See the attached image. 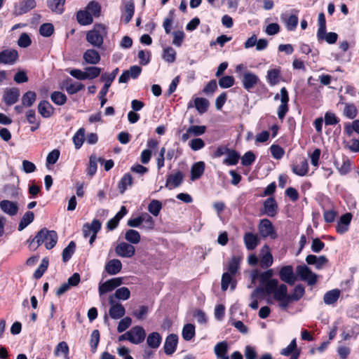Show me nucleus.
<instances>
[{
	"mask_svg": "<svg viewBox=\"0 0 359 359\" xmlns=\"http://www.w3.org/2000/svg\"><path fill=\"white\" fill-rule=\"evenodd\" d=\"M57 233L55 231L43 228L39 231L35 237L29 242V248L36 250L41 244L44 243L47 250L53 248L57 242Z\"/></svg>",
	"mask_w": 359,
	"mask_h": 359,
	"instance_id": "obj_1",
	"label": "nucleus"
},
{
	"mask_svg": "<svg viewBox=\"0 0 359 359\" xmlns=\"http://www.w3.org/2000/svg\"><path fill=\"white\" fill-rule=\"evenodd\" d=\"M273 276V269H268L261 273L255 271L252 273V279L259 278L260 284L262 287L265 289V293L270 295L278 289L280 285H278V280L277 279L272 278Z\"/></svg>",
	"mask_w": 359,
	"mask_h": 359,
	"instance_id": "obj_2",
	"label": "nucleus"
},
{
	"mask_svg": "<svg viewBox=\"0 0 359 359\" xmlns=\"http://www.w3.org/2000/svg\"><path fill=\"white\" fill-rule=\"evenodd\" d=\"M107 34L105 27L102 25H97L89 31L86 34V40L92 46L96 48H100L104 41V36Z\"/></svg>",
	"mask_w": 359,
	"mask_h": 359,
	"instance_id": "obj_3",
	"label": "nucleus"
},
{
	"mask_svg": "<svg viewBox=\"0 0 359 359\" xmlns=\"http://www.w3.org/2000/svg\"><path fill=\"white\" fill-rule=\"evenodd\" d=\"M118 72V69L116 68L111 74H103L101 76L100 80L102 81H104V84L99 93V99L100 100L101 107H102L107 102L106 95L109 90V88H110L111 84L114 81Z\"/></svg>",
	"mask_w": 359,
	"mask_h": 359,
	"instance_id": "obj_4",
	"label": "nucleus"
},
{
	"mask_svg": "<svg viewBox=\"0 0 359 359\" xmlns=\"http://www.w3.org/2000/svg\"><path fill=\"white\" fill-rule=\"evenodd\" d=\"M272 294L273 299L280 302L279 306L283 309H285L290 303L293 302L289 297L287 287L285 284H280Z\"/></svg>",
	"mask_w": 359,
	"mask_h": 359,
	"instance_id": "obj_5",
	"label": "nucleus"
},
{
	"mask_svg": "<svg viewBox=\"0 0 359 359\" xmlns=\"http://www.w3.org/2000/svg\"><path fill=\"white\" fill-rule=\"evenodd\" d=\"M296 272L301 280L306 281L308 285H313L317 283L318 276L306 265H299Z\"/></svg>",
	"mask_w": 359,
	"mask_h": 359,
	"instance_id": "obj_6",
	"label": "nucleus"
},
{
	"mask_svg": "<svg viewBox=\"0 0 359 359\" xmlns=\"http://www.w3.org/2000/svg\"><path fill=\"white\" fill-rule=\"evenodd\" d=\"M109 304L110 308L109 310V316L111 318L117 320L120 319L125 316L126 309L124 306L118 302L112 300L111 298H109Z\"/></svg>",
	"mask_w": 359,
	"mask_h": 359,
	"instance_id": "obj_7",
	"label": "nucleus"
},
{
	"mask_svg": "<svg viewBox=\"0 0 359 359\" xmlns=\"http://www.w3.org/2000/svg\"><path fill=\"white\" fill-rule=\"evenodd\" d=\"M18 59V53L16 50L7 48L0 52V64L12 65Z\"/></svg>",
	"mask_w": 359,
	"mask_h": 359,
	"instance_id": "obj_8",
	"label": "nucleus"
},
{
	"mask_svg": "<svg viewBox=\"0 0 359 359\" xmlns=\"http://www.w3.org/2000/svg\"><path fill=\"white\" fill-rule=\"evenodd\" d=\"M258 230L260 236L263 238L270 236L272 238H275L276 237L273 224L268 219H263L260 220L258 226Z\"/></svg>",
	"mask_w": 359,
	"mask_h": 359,
	"instance_id": "obj_9",
	"label": "nucleus"
},
{
	"mask_svg": "<svg viewBox=\"0 0 359 359\" xmlns=\"http://www.w3.org/2000/svg\"><path fill=\"white\" fill-rule=\"evenodd\" d=\"M123 283V278L121 277L113 278L107 280L99 286V294L102 295L104 293L114 290Z\"/></svg>",
	"mask_w": 359,
	"mask_h": 359,
	"instance_id": "obj_10",
	"label": "nucleus"
},
{
	"mask_svg": "<svg viewBox=\"0 0 359 359\" xmlns=\"http://www.w3.org/2000/svg\"><path fill=\"white\" fill-rule=\"evenodd\" d=\"M279 276L282 281L290 285L294 284L297 278L294 273L293 267L291 265L283 266L279 271Z\"/></svg>",
	"mask_w": 359,
	"mask_h": 359,
	"instance_id": "obj_11",
	"label": "nucleus"
},
{
	"mask_svg": "<svg viewBox=\"0 0 359 359\" xmlns=\"http://www.w3.org/2000/svg\"><path fill=\"white\" fill-rule=\"evenodd\" d=\"M259 81V77L254 73L247 71L243 74L241 82L244 89L248 91L255 88Z\"/></svg>",
	"mask_w": 359,
	"mask_h": 359,
	"instance_id": "obj_12",
	"label": "nucleus"
},
{
	"mask_svg": "<svg viewBox=\"0 0 359 359\" xmlns=\"http://www.w3.org/2000/svg\"><path fill=\"white\" fill-rule=\"evenodd\" d=\"M115 251L118 256L130 258L135 255V249L133 245L122 242L117 245Z\"/></svg>",
	"mask_w": 359,
	"mask_h": 359,
	"instance_id": "obj_13",
	"label": "nucleus"
},
{
	"mask_svg": "<svg viewBox=\"0 0 359 359\" xmlns=\"http://www.w3.org/2000/svg\"><path fill=\"white\" fill-rule=\"evenodd\" d=\"M131 339L130 342L134 344H140L144 341L146 337V332L144 328L141 326L137 325L130 330Z\"/></svg>",
	"mask_w": 359,
	"mask_h": 359,
	"instance_id": "obj_14",
	"label": "nucleus"
},
{
	"mask_svg": "<svg viewBox=\"0 0 359 359\" xmlns=\"http://www.w3.org/2000/svg\"><path fill=\"white\" fill-rule=\"evenodd\" d=\"M101 222L97 219H94L90 224H84L82 228L83 236L87 238L90 236L92 233H97L101 229Z\"/></svg>",
	"mask_w": 359,
	"mask_h": 359,
	"instance_id": "obj_15",
	"label": "nucleus"
},
{
	"mask_svg": "<svg viewBox=\"0 0 359 359\" xmlns=\"http://www.w3.org/2000/svg\"><path fill=\"white\" fill-rule=\"evenodd\" d=\"M19 97V89L18 88H11L5 91L3 100L6 105L11 106L18 102Z\"/></svg>",
	"mask_w": 359,
	"mask_h": 359,
	"instance_id": "obj_16",
	"label": "nucleus"
},
{
	"mask_svg": "<svg viewBox=\"0 0 359 359\" xmlns=\"http://www.w3.org/2000/svg\"><path fill=\"white\" fill-rule=\"evenodd\" d=\"M260 266L262 269H267L273 264V256L270 252L269 248L264 245L261 250Z\"/></svg>",
	"mask_w": 359,
	"mask_h": 359,
	"instance_id": "obj_17",
	"label": "nucleus"
},
{
	"mask_svg": "<svg viewBox=\"0 0 359 359\" xmlns=\"http://www.w3.org/2000/svg\"><path fill=\"white\" fill-rule=\"evenodd\" d=\"M178 342V337L177 334H169L165 341L163 348L165 354L172 355L176 350Z\"/></svg>",
	"mask_w": 359,
	"mask_h": 359,
	"instance_id": "obj_18",
	"label": "nucleus"
},
{
	"mask_svg": "<svg viewBox=\"0 0 359 359\" xmlns=\"http://www.w3.org/2000/svg\"><path fill=\"white\" fill-rule=\"evenodd\" d=\"M123 8L122 10L123 18L126 24L128 23L135 12V4L133 0H123Z\"/></svg>",
	"mask_w": 359,
	"mask_h": 359,
	"instance_id": "obj_19",
	"label": "nucleus"
},
{
	"mask_svg": "<svg viewBox=\"0 0 359 359\" xmlns=\"http://www.w3.org/2000/svg\"><path fill=\"white\" fill-rule=\"evenodd\" d=\"M0 208L4 213L10 216H14L18 212V203L8 200L1 201L0 202Z\"/></svg>",
	"mask_w": 359,
	"mask_h": 359,
	"instance_id": "obj_20",
	"label": "nucleus"
},
{
	"mask_svg": "<svg viewBox=\"0 0 359 359\" xmlns=\"http://www.w3.org/2000/svg\"><path fill=\"white\" fill-rule=\"evenodd\" d=\"M183 179L184 175L180 171L169 175L167 177L165 187L170 189L178 187L182 184Z\"/></svg>",
	"mask_w": 359,
	"mask_h": 359,
	"instance_id": "obj_21",
	"label": "nucleus"
},
{
	"mask_svg": "<svg viewBox=\"0 0 359 359\" xmlns=\"http://www.w3.org/2000/svg\"><path fill=\"white\" fill-rule=\"evenodd\" d=\"M63 86L67 93L69 95H74L81 90L84 85L80 82H73L71 79H67L63 82Z\"/></svg>",
	"mask_w": 359,
	"mask_h": 359,
	"instance_id": "obj_22",
	"label": "nucleus"
},
{
	"mask_svg": "<svg viewBox=\"0 0 359 359\" xmlns=\"http://www.w3.org/2000/svg\"><path fill=\"white\" fill-rule=\"evenodd\" d=\"M36 5V4L34 0H25L15 6V12L18 15L26 13L35 8Z\"/></svg>",
	"mask_w": 359,
	"mask_h": 359,
	"instance_id": "obj_23",
	"label": "nucleus"
},
{
	"mask_svg": "<svg viewBox=\"0 0 359 359\" xmlns=\"http://www.w3.org/2000/svg\"><path fill=\"white\" fill-rule=\"evenodd\" d=\"M264 214L269 217H274L277 214L278 205L276 200L272 198H268L264 203Z\"/></svg>",
	"mask_w": 359,
	"mask_h": 359,
	"instance_id": "obj_24",
	"label": "nucleus"
},
{
	"mask_svg": "<svg viewBox=\"0 0 359 359\" xmlns=\"http://www.w3.org/2000/svg\"><path fill=\"white\" fill-rule=\"evenodd\" d=\"M244 243L248 250H254L259 244L258 236L251 232H247L243 236Z\"/></svg>",
	"mask_w": 359,
	"mask_h": 359,
	"instance_id": "obj_25",
	"label": "nucleus"
},
{
	"mask_svg": "<svg viewBox=\"0 0 359 359\" xmlns=\"http://www.w3.org/2000/svg\"><path fill=\"white\" fill-rule=\"evenodd\" d=\"M122 269V263L119 259H113L109 260L105 265V271L109 275L118 273Z\"/></svg>",
	"mask_w": 359,
	"mask_h": 359,
	"instance_id": "obj_26",
	"label": "nucleus"
},
{
	"mask_svg": "<svg viewBox=\"0 0 359 359\" xmlns=\"http://www.w3.org/2000/svg\"><path fill=\"white\" fill-rule=\"evenodd\" d=\"M292 172L299 176H305L309 171V165L306 158H302L296 165L292 167Z\"/></svg>",
	"mask_w": 359,
	"mask_h": 359,
	"instance_id": "obj_27",
	"label": "nucleus"
},
{
	"mask_svg": "<svg viewBox=\"0 0 359 359\" xmlns=\"http://www.w3.org/2000/svg\"><path fill=\"white\" fill-rule=\"evenodd\" d=\"M205 170V163L198 161L194 163L191 168V180H196L199 179L203 174Z\"/></svg>",
	"mask_w": 359,
	"mask_h": 359,
	"instance_id": "obj_28",
	"label": "nucleus"
},
{
	"mask_svg": "<svg viewBox=\"0 0 359 359\" xmlns=\"http://www.w3.org/2000/svg\"><path fill=\"white\" fill-rule=\"evenodd\" d=\"M38 111L43 118H49L53 114L54 109L48 101L43 100L38 105Z\"/></svg>",
	"mask_w": 359,
	"mask_h": 359,
	"instance_id": "obj_29",
	"label": "nucleus"
},
{
	"mask_svg": "<svg viewBox=\"0 0 359 359\" xmlns=\"http://www.w3.org/2000/svg\"><path fill=\"white\" fill-rule=\"evenodd\" d=\"M340 290L339 289H334L327 291L323 297V302L327 305H332L335 304L339 298Z\"/></svg>",
	"mask_w": 359,
	"mask_h": 359,
	"instance_id": "obj_30",
	"label": "nucleus"
},
{
	"mask_svg": "<svg viewBox=\"0 0 359 359\" xmlns=\"http://www.w3.org/2000/svg\"><path fill=\"white\" fill-rule=\"evenodd\" d=\"M83 60L88 64L96 65L100 60V55L97 51L93 49L87 50L83 54Z\"/></svg>",
	"mask_w": 359,
	"mask_h": 359,
	"instance_id": "obj_31",
	"label": "nucleus"
},
{
	"mask_svg": "<svg viewBox=\"0 0 359 359\" xmlns=\"http://www.w3.org/2000/svg\"><path fill=\"white\" fill-rule=\"evenodd\" d=\"M317 39L319 41H325L329 44L336 43L338 39V34L335 32H326L323 30V32H317Z\"/></svg>",
	"mask_w": 359,
	"mask_h": 359,
	"instance_id": "obj_32",
	"label": "nucleus"
},
{
	"mask_svg": "<svg viewBox=\"0 0 359 359\" xmlns=\"http://www.w3.org/2000/svg\"><path fill=\"white\" fill-rule=\"evenodd\" d=\"M130 297V290L126 287H122L118 289H117L114 294L110 295L109 298H111L112 300L116 301L118 300H127Z\"/></svg>",
	"mask_w": 359,
	"mask_h": 359,
	"instance_id": "obj_33",
	"label": "nucleus"
},
{
	"mask_svg": "<svg viewBox=\"0 0 359 359\" xmlns=\"http://www.w3.org/2000/svg\"><path fill=\"white\" fill-rule=\"evenodd\" d=\"M162 341V337L158 332H153L150 333L147 338V344L151 348L159 347Z\"/></svg>",
	"mask_w": 359,
	"mask_h": 359,
	"instance_id": "obj_34",
	"label": "nucleus"
},
{
	"mask_svg": "<svg viewBox=\"0 0 359 359\" xmlns=\"http://www.w3.org/2000/svg\"><path fill=\"white\" fill-rule=\"evenodd\" d=\"M65 0H47L48 7L52 12L61 14L64 11Z\"/></svg>",
	"mask_w": 359,
	"mask_h": 359,
	"instance_id": "obj_35",
	"label": "nucleus"
},
{
	"mask_svg": "<svg viewBox=\"0 0 359 359\" xmlns=\"http://www.w3.org/2000/svg\"><path fill=\"white\" fill-rule=\"evenodd\" d=\"M233 276L229 274V273H224L221 280V288L223 291H226L229 286L231 285V289L233 290L236 287V283L233 281Z\"/></svg>",
	"mask_w": 359,
	"mask_h": 359,
	"instance_id": "obj_36",
	"label": "nucleus"
},
{
	"mask_svg": "<svg viewBox=\"0 0 359 359\" xmlns=\"http://www.w3.org/2000/svg\"><path fill=\"white\" fill-rule=\"evenodd\" d=\"M97 162L103 163L102 158H97L95 155H91L89 158V165L87 169V174L93 177L97 172Z\"/></svg>",
	"mask_w": 359,
	"mask_h": 359,
	"instance_id": "obj_37",
	"label": "nucleus"
},
{
	"mask_svg": "<svg viewBox=\"0 0 359 359\" xmlns=\"http://www.w3.org/2000/svg\"><path fill=\"white\" fill-rule=\"evenodd\" d=\"M76 18L80 25H88L93 22V16L87 11H80L76 14Z\"/></svg>",
	"mask_w": 359,
	"mask_h": 359,
	"instance_id": "obj_38",
	"label": "nucleus"
},
{
	"mask_svg": "<svg viewBox=\"0 0 359 359\" xmlns=\"http://www.w3.org/2000/svg\"><path fill=\"white\" fill-rule=\"evenodd\" d=\"M36 100V94L34 91H27L22 97V104L25 107H32Z\"/></svg>",
	"mask_w": 359,
	"mask_h": 359,
	"instance_id": "obj_39",
	"label": "nucleus"
},
{
	"mask_svg": "<svg viewBox=\"0 0 359 359\" xmlns=\"http://www.w3.org/2000/svg\"><path fill=\"white\" fill-rule=\"evenodd\" d=\"M227 158H224L223 163L228 165H235L238 163L240 158V154L233 149L229 150L227 152Z\"/></svg>",
	"mask_w": 359,
	"mask_h": 359,
	"instance_id": "obj_40",
	"label": "nucleus"
},
{
	"mask_svg": "<svg viewBox=\"0 0 359 359\" xmlns=\"http://www.w3.org/2000/svg\"><path fill=\"white\" fill-rule=\"evenodd\" d=\"M34 219V215L32 211H27L25 213L22 217L20 219V222L18 225V230L22 231L25 229L29 224H31Z\"/></svg>",
	"mask_w": 359,
	"mask_h": 359,
	"instance_id": "obj_41",
	"label": "nucleus"
},
{
	"mask_svg": "<svg viewBox=\"0 0 359 359\" xmlns=\"http://www.w3.org/2000/svg\"><path fill=\"white\" fill-rule=\"evenodd\" d=\"M133 183V177L130 173L125 174L118 182V188L121 194H123L128 186Z\"/></svg>",
	"mask_w": 359,
	"mask_h": 359,
	"instance_id": "obj_42",
	"label": "nucleus"
},
{
	"mask_svg": "<svg viewBox=\"0 0 359 359\" xmlns=\"http://www.w3.org/2000/svg\"><path fill=\"white\" fill-rule=\"evenodd\" d=\"M209 102L205 98L196 97L194 100V107L197 109L199 114H204L208 108Z\"/></svg>",
	"mask_w": 359,
	"mask_h": 359,
	"instance_id": "obj_43",
	"label": "nucleus"
},
{
	"mask_svg": "<svg viewBox=\"0 0 359 359\" xmlns=\"http://www.w3.org/2000/svg\"><path fill=\"white\" fill-rule=\"evenodd\" d=\"M182 335L185 341H190L195 336V326L193 324H186L182 329Z\"/></svg>",
	"mask_w": 359,
	"mask_h": 359,
	"instance_id": "obj_44",
	"label": "nucleus"
},
{
	"mask_svg": "<svg viewBox=\"0 0 359 359\" xmlns=\"http://www.w3.org/2000/svg\"><path fill=\"white\" fill-rule=\"evenodd\" d=\"M126 240L132 243V244H137L140 241V233L134 229H129L125 233Z\"/></svg>",
	"mask_w": 359,
	"mask_h": 359,
	"instance_id": "obj_45",
	"label": "nucleus"
},
{
	"mask_svg": "<svg viewBox=\"0 0 359 359\" xmlns=\"http://www.w3.org/2000/svg\"><path fill=\"white\" fill-rule=\"evenodd\" d=\"M241 259L238 257L233 256L231 259L228 265V271L229 274L235 276L238 272L240 266Z\"/></svg>",
	"mask_w": 359,
	"mask_h": 359,
	"instance_id": "obj_46",
	"label": "nucleus"
},
{
	"mask_svg": "<svg viewBox=\"0 0 359 359\" xmlns=\"http://www.w3.org/2000/svg\"><path fill=\"white\" fill-rule=\"evenodd\" d=\"M51 100L58 106L65 104L67 102V96L62 92L54 91L50 95Z\"/></svg>",
	"mask_w": 359,
	"mask_h": 359,
	"instance_id": "obj_47",
	"label": "nucleus"
},
{
	"mask_svg": "<svg viewBox=\"0 0 359 359\" xmlns=\"http://www.w3.org/2000/svg\"><path fill=\"white\" fill-rule=\"evenodd\" d=\"M162 57L165 62L172 63L176 60V51L172 47H166L163 49Z\"/></svg>",
	"mask_w": 359,
	"mask_h": 359,
	"instance_id": "obj_48",
	"label": "nucleus"
},
{
	"mask_svg": "<svg viewBox=\"0 0 359 359\" xmlns=\"http://www.w3.org/2000/svg\"><path fill=\"white\" fill-rule=\"evenodd\" d=\"M75 249L76 243L74 241H71L62 251V261L64 262H67L71 259Z\"/></svg>",
	"mask_w": 359,
	"mask_h": 359,
	"instance_id": "obj_49",
	"label": "nucleus"
},
{
	"mask_svg": "<svg viewBox=\"0 0 359 359\" xmlns=\"http://www.w3.org/2000/svg\"><path fill=\"white\" fill-rule=\"evenodd\" d=\"M85 140V129L81 128L78 130L73 137V142L76 149H79L82 146Z\"/></svg>",
	"mask_w": 359,
	"mask_h": 359,
	"instance_id": "obj_50",
	"label": "nucleus"
},
{
	"mask_svg": "<svg viewBox=\"0 0 359 359\" xmlns=\"http://www.w3.org/2000/svg\"><path fill=\"white\" fill-rule=\"evenodd\" d=\"M280 74V70L278 69L268 71L266 79L271 86H275L279 82Z\"/></svg>",
	"mask_w": 359,
	"mask_h": 359,
	"instance_id": "obj_51",
	"label": "nucleus"
},
{
	"mask_svg": "<svg viewBox=\"0 0 359 359\" xmlns=\"http://www.w3.org/2000/svg\"><path fill=\"white\" fill-rule=\"evenodd\" d=\"M86 10L92 16L99 17L100 15L101 6L98 2L92 1L88 4Z\"/></svg>",
	"mask_w": 359,
	"mask_h": 359,
	"instance_id": "obj_52",
	"label": "nucleus"
},
{
	"mask_svg": "<svg viewBox=\"0 0 359 359\" xmlns=\"http://www.w3.org/2000/svg\"><path fill=\"white\" fill-rule=\"evenodd\" d=\"M101 73V69L97 67L92 66L85 68L86 79H93L97 78Z\"/></svg>",
	"mask_w": 359,
	"mask_h": 359,
	"instance_id": "obj_53",
	"label": "nucleus"
},
{
	"mask_svg": "<svg viewBox=\"0 0 359 359\" xmlns=\"http://www.w3.org/2000/svg\"><path fill=\"white\" fill-rule=\"evenodd\" d=\"M305 289L304 287L299 284L296 285L293 290V292L289 294V297L292 301H299L304 294Z\"/></svg>",
	"mask_w": 359,
	"mask_h": 359,
	"instance_id": "obj_54",
	"label": "nucleus"
},
{
	"mask_svg": "<svg viewBox=\"0 0 359 359\" xmlns=\"http://www.w3.org/2000/svg\"><path fill=\"white\" fill-rule=\"evenodd\" d=\"M161 208V203L156 199L152 200L148 205L149 212L155 217L159 215Z\"/></svg>",
	"mask_w": 359,
	"mask_h": 359,
	"instance_id": "obj_55",
	"label": "nucleus"
},
{
	"mask_svg": "<svg viewBox=\"0 0 359 359\" xmlns=\"http://www.w3.org/2000/svg\"><path fill=\"white\" fill-rule=\"evenodd\" d=\"M344 115L350 119L354 118L357 116L358 110L353 104L344 103Z\"/></svg>",
	"mask_w": 359,
	"mask_h": 359,
	"instance_id": "obj_56",
	"label": "nucleus"
},
{
	"mask_svg": "<svg viewBox=\"0 0 359 359\" xmlns=\"http://www.w3.org/2000/svg\"><path fill=\"white\" fill-rule=\"evenodd\" d=\"M228 349V344L226 341H221L217 343L215 346V353L217 358L226 355Z\"/></svg>",
	"mask_w": 359,
	"mask_h": 359,
	"instance_id": "obj_57",
	"label": "nucleus"
},
{
	"mask_svg": "<svg viewBox=\"0 0 359 359\" xmlns=\"http://www.w3.org/2000/svg\"><path fill=\"white\" fill-rule=\"evenodd\" d=\"M142 227L146 230H152L154 227V221L151 215L148 213L142 214Z\"/></svg>",
	"mask_w": 359,
	"mask_h": 359,
	"instance_id": "obj_58",
	"label": "nucleus"
},
{
	"mask_svg": "<svg viewBox=\"0 0 359 359\" xmlns=\"http://www.w3.org/2000/svg\"><path fill=\"white\" fill-rule=\"evenodd\" d=\"M54 32V27L51 23H43L39 27V33L44 37L50 36Z\"/></svg>",
	"mask_w": 359,
	"mask_h": 359,
	"instance_id": "obj_59",
	"label": "nucleus"
},
{
	"mask_svg": "<svg viewBox=\"0 0 359 359\" xmlns=\"http://www.w3.org/2000/svg\"><path fill=\"white\" fill-rule=\"evenodd\" d=\"M218 83L222 88H228L234 85L235 80L232 76H224L219 79Z\"/></svg>",
	"mask_w": 359,
	"mask_h": 359,
	"instance_id": "obj_60",
	"label": "nucleus"
},
{
	"mask_svg": "<svg viewBox=\"0 0 359 359\" xmlns=\"http://www.w3.org/2000/svg\"><path fill=\"white\" fill-rule=\"evenodd\" d=\"M100 341V332L95 330L92 332L90 341V346L93 353H95Z\"/></svg>",
	"mask_w": 359,
	"mask_h": 359,
	"instance_id": "obj_61",
	"label": "nucleus"
},
{
	"mask_svg": "<svg viewBox=\"0 0 359 359\" xmlns=\"http://www.w3.org/2000/svg\"><path fill=\"white\" fill-rule=\"evenodd\" d=\"M48 266V260L46 258L43 259L41 261V264L37 268V269L35 271L34 273V276L35 278L39 279L40 278L45 271H46L47 268Z\"/></svg>",
	"mask_w": 359,
	"mask_h": 359,
	"instance_id": "obj_62",
	"label": "nucleus"
},
{
	"mask_svg": "<svg viewBox=\"0 0 359 359\" xmlns=\"http://www.w3.org/2000/svg\"><path fill=\"white\" fill-rule=\"evenodd\" d=\"M255 155L251 151L246 152L241 158V163L244 166L252 165L255 161Z\"/></svg>",
	"mask_w": 359,
	"mask_h": 359,
	"instance_id": "obj_63",
	"label": "nucleus"
},
{
	"mask_svg": "<svg viewBox=\"0 0 359 359\" xmlns=\"http://www.w3.org/2000/svg\"><path fill=\"white\" fill-rule=\"evenodd\" d=\"M344 131L348 136H351L353 131L359 134V120H355L351 125H346Z\"/></svg>",
	"mask_w": 359,
	"mask_h": 359,
	"instance_id": "obj_64",
	"label": "nucleus"
}]
</instances>
